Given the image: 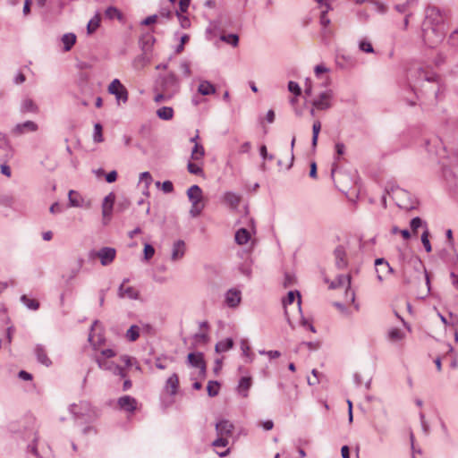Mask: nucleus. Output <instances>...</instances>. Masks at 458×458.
Listing matches in <instances>:
<instances>
[{
    "label": "nucleus",
    "instance_id": "obj_36",
    "mask_svg": "<svg viewBox=\"0 0 458 458\" xmlns=\"http://www.w3.org/2000/svg\"><path fill=\"white\" fill-rule=\"evenodd\" d=\"M233 339L226 338L223 341L218 342L216 344L215 350L216 352H226V351L230 350L231 348H233Z\"/></svg>",
    "mask_w": 458,
    "mask_h": 458
},
{
    "label": "nucleus",
    "instance_id": "obj_44",
    "mask_svg": "<svg viewBox=\"0 0 458 458\" xmlns=\"http://www.w3.org/2000/svg\"><path fill=\"white\" fill-rule=\"evenodd\" d=\"M220 384L217 381L211 380L208 383L207 391L210 397H215L219 393Z\"/></svg>",
    "mask_w": 458,
    "mask_h": 458
},
{
    "label": "nucleus",
    "instance_id": "obj_43",
    "mask_svg": "<svg viewBox=\"0 0 458 458\" xmlns=\"http://www.w3.org/2000/svg\"><path fill=\"white\" fill-rule=\"evenodd\" d=\"M100 25V15L97 13L92 19L89 20L87 25V30L89 34H91L97 30Z\"/></svg>",
    "mask_w": 458,
    "mask_h": 458
},
{
    "label": "nucleus",
    "instance_id": "obj_45",
    "mask_svg": "<svg viewBox=\"0 0 458 458\" xmlns=\"http://www.w3.org/2000/svg\"><path fill=\"white\" fill-rule=\"evenodd\" d=\"M425 221H423L420 217L416 216L412 218L410 222V226L413 234H417L418 229L420 227H423L425 229Z\"/></svg>",
    "mask_w": 458,
    "mask_h": 458
},
{
    "label": "nucleus",
    "instance_id": "obj_2",
    "mask_svg": "<svg viewBox=\"0 0 458 458\" xmlns=\"http://www.w3.org/2000/svg\"><path fill=\"white\" fill-rule=\"evenodd\" d=\"M180 89V81L173 72L165 75H159L156 80L154 91H165L168 97H174Z\"/></svg>",
    "mask_w": 458,
    "mask_h": 458
},
{
    "label": "nucleus",
    "instance_id": "obj_56",
    "mask_svg": "<svg viewBox=\"0 0 458 458\" xmlns=\"http://www.w3.org/2000/svg\"><path fill=\"white\" fill-rule=\"evenodd\" d=\"M359 47L361 51L366 53H373L374 49L370 42L366 40H361L360 42Z\"/></svg>",
    "mask_w": 458,
    "mask_h": 458
},
{
    "label": "nucleus",
    "instance_id": "obj_28",
    "mask_svg": "<svg viewBox=\"0 0 458 458\" xmlns=\"http://www.w3.org/2000/svg\"><path fill=\"white\" fill-rule=\"evenodd\" d=\"M38 107L30 98H26L21 105V113H38Z\"/></svg>",
    "mask_w": 458,
    "mask_h": 458
},
{
    "label": "nucleus",
    "instance_id": "obj_53",
    "mask_svg": "<svg viewBox=\"0 0 458 458\" xmlns=\"http://www.w3.org/2000/svg\"><path fill=\"white\" fill-rule=\"evenodd\" d=\"M140 180L145 182V190L148 191L152 182V177L149 172H143L140 174Z\"/></svg>",
    "mask_w": 458,
    "mask_h": 458
},
{
    "label": "nucleus",
    "instance_id": "obj_62",
    "mask_svg": "<svg viewBox=\"0 0 458 458\" xmlns=\"http://www.w3.org/2000/svg\"><path fill=\"white\" fill-rule=\"evenodd\" d=\"M180 68L182 71L184 76L189 77L191 74L189 62H187V61L182 62L180 64Z\"/></svg>",
    "mask_w": 458,
    "mask_h": 458
},
{
    "label": "nucleus",
    "instance_id": "obj_50",
    "mask_svg": "<svg viewBox=\"0 0 458 458\" xmlns=\"http://www.w3.org/2000/svg\"><path fill=\"white\" fill-rule=\"evenodd\" d=\"M102 125L100 123H96L94 125V132H93V140L95 142H102L104 140L102 134Z\"/></svg>",
    "mask_w": 458,
    "mask_h": 458
},
{
    "label": "nucleus",
    "instance_id": "obj_17",
    "mask_svg": "<svg viewBox=\"0 0 458 458\" xmlns=\"http://www.w3.org/2000/svg\"><path fill=\"white\" fill-rule=\"evenodd\" d=\"M426 21L428 24L433 23L434 25H437L442 21L441 18V11L439 8L436 6H428L426 10Z\"/></svg>",
    "mask_w": 458,
    "mask_h": 458
},
{
    "label": "nucleus",
    "instance_id": "obj_46",
    "mask_svg": "<svg viewBox=\"0 0 458 458\" xmlns=\"http://www.w3.org/2000/svg\"><path fill=\"white\" fill-rule=\"evenodd\" d=\"M140 336V327L136 325H132L126 332V337L129 341L134 342Z\"/></svg>",
    "mask_w": 458,
    "mask_h": 458
},
{
    "label": "nucleus",
    "instance_id": "obj_23",
    "mask_svg": "<svg viewBox=\"0 0 458 458\" xmlns=\"http://www.w3.org/2000/svg\"><path fill=\"white\" fill-rule=\"evenodd\" d=\"M35 355L37 357V360L41 364L49 367L52 364L51 360L48 358L46 349L41 344H37L35 347Z\"/></svg>",
    "mask_w": 458,
    "mask_h": 458
},
{
    "label": "nucleus",
    "instance_id": "obj_26",
    "mask_svg": "<svg viewBox=\"0 0 458 458\" xmlns=\"http://www.w3.org/2000/svg\"><path fill=\"white\" fill-rule=\"evenodd\" d=\"M96 361L101 369L109 370L113 374L114 371H118L119 365L114 363L113 361H108L107 360L102 359L101 357H97Z\"/></svg>",
    "mask_w": 458,
    "mask_h": 458
},
{
    "label": "nucleus",
    "instance_id": "obj_7",
    "mask_svg": "<svg viewBox=\"0 0 458 458\" xmlns=\"http://www.w3.org/2000/svg\"><path fill=\"white\" fill-rule=\"evenodd\" d=\"M71 412L77 418L91 417V405L87 401H81L79 403H73L70 406Z\"/></svg>",
    "mask_w": 458,
    "mask_h": 458
},
{
    "label": "nucleus",
    "instance_id": "obj_48",
    "mask_svg": "<svg viewBox=\"0 0 458 458\" xmlns=\"http://www.w3.org/2000/svg\"><path fill=\"white\" fill-rule=\"evenodd\" d=\"M284 394L286 395L287 399L290 401V402H294L298 399V396H299V391H298V386L297 385H293V386L291 387V389L289 390H285L284 391Z\"/></svg>",
    "mask_w": 458,
    "mask_h": 458
},
{
    "label": "nucleus",
    "instance_id": "obj_10",
    "mask_svg": "<svg viewBox=\"0 0 458 458\" xmlns=\"http://www.w3.org/2000/svg\"><path fill=\"white\" fill-rule=\"evenodd\" d=\"M98 259L102 266L110 265L115 259L116 250L111 247H103L98 250Z\"/></svg>",
    "mask_w": 458,
    "mask_h": 458
},
{
    "label": "nucleus",
    "instance_id": "obj_27",
    "mask_svg": "<svg viewBox=\"0 0 458 458\" xmlns=\"http://www.w3.org/2000/svg\"><path fill=\"white\" fill-rule=\"evenodd\" d=\"M198 92L202 96H208L216 92V88L209 81H202L199 85Z\"/></svg>",
    "mask_w": 458,
    "mask_h": 458
},
{
    "label": "nucleus",
    "instance_id": "obj_29",
    "mask_svg": "<svg viewBox=\"0 0 458 458\" xmlns=\"http://www.w3.org/2000/svg\"><path fill=\"white\" fill-rule=\"evenodd\" d=\"M0 148L5 151V157H13V148L6 135L0 132Z\"/></svg>",
    "mask_w": 458,
    "mask_h": 458
},
{
    "label": "nucleus",
    "instance_id": "obj_37",
    "mask_svg": "<svg viewBox=\"0 0 458 458\" xmlns=\"http://www.w3.org/2000/svg\"><path fill=\"white\" fill-rule=\"evenodd\" d=\"M105 16L109 20L117 19L119 21H123V13L116 7L114 6H109L108 8H106V10L105 11Z\"/></svg>",
    "mask_w": 458,
    "mask_h": 458
},
{
    "label": "nucleus",
    "instance_id": "obj_59",
    "mask_svg": "<svg viewBox=\"0 0 458 458\" xmlns=\"http://www.w3.org/2000/svg\"><path fill=\"white\" fill-rule=\"evenodd\" d=\"M225 436H219L218 438L213 441L212 445L216 447H225L228 445V440L224 437Z\"/></svg>",
    "mask_w": 458,
    "mask_h": 458
},
{
    "label": "nucleus",
    "instance_id": "obj_52",
    "mask_svg": "<svg viewBox=\"0 0 458 458\" xmlns=\"http://www.w3.org/2000/svg\"><path fill=\"white\" fill-rule=\"evenodd\" d=\"M288 90L293 93L295 97L300 96L301 93V89L299 84L293 81L288 82Z\"/></svg>",
    "mask_w": 458,
    "mask_h": 458
},
{
    "label": "nucleus",
    "instance_id": "obj_24",
    "mask_svg": "<svg viewBox=\"0 0 458 458\" xmlns=\"http://www.w3.org/2000/svg\"><path fill=\"white\" fill-rule=\"evenodd\" d=\"M179 386V377L176 373L171 375L165 382V389L170 393L171 395H174L177 393Z\"/></svg>",
    "mask_w": 458,
    "mask_h": 458
},
{
    "label": "nucleus",
    "instance_id": "obj_41",
    "mask_svg": "<svg viewBox=\"0 0 458 458\" xmlns=\"http://www.w3.org/2000/svg\"><path fill=\"white\" fill-rule=\"evenodd\" d=\"M421 242H422V244L425 248V250L427 252L432 251V246L429 242V231H428L427 224H425V230L423 231V233L421 234Z\"/></svg>",
    "mask_w": 458,
    "mask_h": 458
},
{
    "label": "nucleus",
    "instance_id": "obj_51",
    "mask_svg": "<svg viewBox=\"0 0 458 458\" xmlns=\"http://www.w3.org/2000/svg\"><path fill=\"white\" fill-rule=\"evenodd\" d=\"M188 172L191 174L195 175H202L203 174V169L197 164L189 162L187 165Z\"/></svg>",
    "mask_w": 458,
    "mask_h": 458
},
{
    "label": "nucleus",
    "instance_id": "obj_34",
    "mask_svg": "<svg viewBox=\"0 0 458 458\" xmlns=\"http://www.w3.org/2000/svg\"><path fill=\"white\" fill-rule=\"evenodd\" d=\"M154 42L155 38L150 34H145L140 39V44L144 52L149 51Z\"/></svg>",
    "mask_w": 458,
    "mask_h": 458
},
{
    "label": "nucleus",
    "instance_id": "obj_54",
    "mask_svg": "<svg viewBox=\"0 0 458 458\" xmlns=\"http://www.w3.org/2000/svg\"><path fill=\"white\" fill-rule=\"evenodd\" d=\"M157 94L154 98L155 102L160 103L171 99L173 97H168L169 93L165 91H156Z\"/></svg>",
    "mask_w": 458,
    "mask_h": 458
},
{
    "label": "nucleus",
    "instance_id": "obj_9",
    "mask_svg": "<svg viewBox=\"0 0 458 458\" xmlns=\"http://www.w3.org/2000/svg\"><path fill=\"white\" fill-rule=\"evenodd\" d=\"M84 259L79 257L76 261L68 268L67 272L63 275V278L65 279L67 284L72 282L79 275L84 265Z\"/></svg>",
    "mask_w": 458,
    "mask_h": 458
},
{
    "label": "nucleus",
    "instance_id": "obj_39",
    "mask_svg": "<svg viewBox=\"0 0 458 458\" xmlns=\"http://www.w3.org/2000/svg\"><path fill=\"white\" fill-rule=\"evenodd\" d=\"M225 201L232 208H236L240 203V197L231 191H228L224 196Z\"/></svg>",
    "mask_w": 458,
    "mask_h": 458
},
{
    "label": "nucleus",
    "instance_id": "obj_12",
    "mask_svg": "<svg viewBox=\"0 0 458 458\" xmlns=\"http://www.w3.org/2000/svg\"><path fill=\"white\" fill-rule=\"evenodd\" d=\"M242 301V293L240 290L231 288L225 293V301L229 308H236Z\"/></svg>",
    "mask_w": 458,
    "mask_h": 458
},
{
    "label": "nucleus",
    "instance_id": "obj_19",
    "mask_svg": "<svg viewBox=\"0 0 458 458\" xmlns=\"http://www.w3.org/2000/svg\"><path fill=\"white\" fill-rule=\"evenodd\" d=\"M216 430L218 436H231L233 425L227 420H222L216 424Z\"/></svg>",
    "mask_w": 458,
    "mask_h": 458
},
{
    "label": "nucleus",
    "instance_id": "obj_63",
    "mask_svg": "<svg viewBox=\"0 0 458 458\" xmlns=\"http://www.w3.org/2000/svg\"><path fill=\"white\" fill-rule=\"evenodd\" d=\"M259 154L263 159H268V160L274 159V156L267 153V147L265 145H262L259 148Z\"/></svg>",
    "mask_w": 458,
    "mask_h": 458
},
{
    "label": "nucleus",
    "instance_id": "obj_60",
    "mask_svg": "<svg viewBox=\"0 0 458 458\" xmlns=\"http://www.w3.org/2000/svg\"><path fill=\"white\" fill-rule=\"evenodd\" d=\"M31 436H32V437H31L32 445H28V450H30L36 456H38V451H37V447H36V442L38 440V437H37L36 432H34V430H31Z\"/></svg>",
    "mask_w": 458,
    "mask_h": 458
},
{
    "label": "nucleus",
    "instance_id": "obj_35",
    "mask_svg": "<svg viewBox=\"0 0 458 458\" xmlns=\"http://www.w3.org/2000/svg\"><path fill=\"white\" fill-rule=\"evenodd\" d=\"M205 156L204 147L199 143H195L191 150V158L199 161Z\"/></svg>",
    "mask_w": 458,
    "mask_h": 458
},
{
    "label": "nucleus",
    "instance_id": "obj_55",
    "mask_svg": "<svg viewBox=\"0 0 458 458\" xmlns=\"http://www.w3.org/2000/svg\"><path fill=\"white\" fill-rule=\"evenodd\" d=\"M144 258L146 260L150 259L155 254V249L152 245L146 243L144 245Z\"/></svg>",
    "mask_w": 458,
    "mask_h": 458
},
{
    "label": "nucleus",
    "instance_id": "obj_40",
    "mask_svg": "<svg viewBox=\"0 0 458 458\" xmlns=\"http://www.w3.org/2000/svg\"><path fill=\"white\" fill-rule=\"evenodd\" d=\"M21 301L31 310H37L39 308V302L35 299H30L27 295L21 296Z\"/></svg>",
    "mask_w": 458,
    "mask_h": 458
},
{
    "label": "nucleus",
    "instance_id": "obj_3",
    "mask_svg": "<svg viewBox=\"0 0 458 458\" xmlns=\"http://www.w3.org/2000/svg\"><path fill=\"white\" fill-rule=\"evenodd\" d=\"M187 196L191 203V207L190 209V215L192 217L199 216L203 208L204 204L202 203L203 200V191L199 185H192L187 190Z\"/></svg>",
    "mask_w": 458,
    "mask_h": 458
},
{
    "label": "nucleus",
    "instance_id": "obj_57",
    "mask_svg": "<svg viewBox=\"0 0 458 458\" xmlns=\"http://www.w3.org/2000/svg\"><path fill=\"white\" fill-rule=\"evenodd\" d=\"M190 37L187 34H183L181 37L180 44L175 48V53L180 54L184 49V45L189 41Z\"/></svg>",
    "mask_w": 458,
    "mask_h": 458
},
{
    "label": "nucleus",
    "instance_id": "obj_14",
    "mask_svg": "<svg viewBox=\"0 0 458 458\" xmlns=\"http://www.w3.org/2000/svg\"><path fill=\"white\" fill-rule=\"evenodd\" d=\"M117 403L122 410L133 412L137 409L138 402L134 397L123 395L118 399Z\"/></svg>",
    "mask_w": 458,
    "mask_h": 458
},
{
    "label": "nucleus",
    "instance_id": "obj_6",
    "mask_svg": "<svg viewBox=\"0 0 458 458\" xmlns=\"http://www.w3.org/2000/svg\"><path fill=\"white\" fill-rule=\"evenodd\" d=\"M414 270H415V274H416L414 278L408 277L406 276V274L404 275V278H403L404 284H413V283H417V282L420 283L424 278L426 281V284L428 285V292H429V290H430L429 277H428L427 270L425 269V267H423V265L420 261H419L418 265L416 267H414Z\"/></svg>",
    "mask_w": 458,
    "mask_h": 458
},
{
    "label": "nucleus",
    "instance_id": "obj_8",
    "mask_svg": "<svg viewBox=\"0 0 458 458\" xmlns=\"http://www.w3.org/2000/svg\"><path fill=\"white\" fill-rule=\"evenodd\" d=\"M187 361L191 367L199 369L201 375L206 374L207 366L202 352H190L187 356Z\"/></svg>",
    "mask_w": 458,
    "mask_h": 458
},
{
    "label": "nucleus",
    "instance_id": "obj_30",
    "mask_svg": "<svg viewBox=\"0 0 458 458\" xmlns=\"http://www.w3.org/2000/svg\"><path fill=\"white\" fill-rule=\"evenodd\" d=\"M64 50L70 51L76 42V35L73 33H65L62 37Z\"/></svg>",
    "mask_w": 458,
    "mask_h": 458
},
{
    "label": "nucleus",
    "instance_id": "obj_4",
    "mask_svg": "<svg viewBox=\"0 0 458 458\" xmlns=\"http://www.w3.org/2000/svg\"><path fill=\"white\" fill-rule=\"evenodd\" d=\"M422 38L428 47H435L443 40L444 32L439 26L433 23L428 24V21H424L422 25Z\"/></svg>",
    "mask_w": 458,
    "mask_h": 458
},
{
    "label": "nucleus",
    "instance_id": "obj_33",
    "mask_svg": "<svg viewBox=\"0 0 458 458\" xmlns=\"http://www.w3.org/2000/svg\"><path fill=\"white\" fill-rule=\"evenodd\" d=\"M250 234L245 228H241L235 233V242L240 244H245L249 242Z\"/></svg>",
    "mask_w": 458,
    "mask_h": 458
},
{
    "label": "nucleus",
    "instance_id": "obj_1",
    "mask_svg": "<svg viewBox=\"0 0 458 458\" xmlns=\"http://www.w3.org/2000/svg\"><path fill=\"white\" fill-rule=\"evenodd\" d=\"M410 76L414 80V87H420L422 89L425 84H428L434 98H437L440 84L438 76L434 72L419 66L410 71Z\"/></svg>",
    "mask_w": 458,
    "mask_h": 458
},
{
    "label": "nucleus",
    "instance_id": "obj_11",
    "mask_svg": "<svg viewBox=\"0 0 458 458\" xmlns=\"http://www.w3.org/2000/svg\"><path fill=\"white\" fill-rule=\"evenodd\" d=\"M332 91L327 90L322 92L317 99L312 103L313 106L318 110H327L331 107Z\"/></svg>",
    "mask_w": 458,
    "mask_h": 458
},
{
    "label": "nucleus",
    "instance_id": "obj_16",
    "mask_svg": "<svg viewBox=\"0 0 458 458\" xmlns=\"http://www.w3.org/2000/svg\"><path fill=\"white\" fill-rule=\"evenodd\" d=\"M114 200L115 195L114 192H110L108 195L105 197L102 203V215L104 218L110 219Z\"/></svg>",
    "mask_w": 458,
    "mask_h": 458
},
{
    "label": "nucleus",
    "instance_id": "obj_42",
    "mask_svg": "<svg viewBox=\"0 0 458 458\" xmlns=\"http://www.w3.org/2000/svg\"><path fill=\"white\" fill-rule=\"evenodd\" d=\"M321 130V123L319 121H315L312 125V140L311 146L312 148H316L318 144V134Z\"/></svg>",
    "mask_w": 458,
    "mask_h": 458
},
{
    "label": "nucleus",
    "instance_id": "obj_15",
    "mask_svg": "<svg viewBox=\"0 0 458 458\" xmlns=\"http://www.w3.org/2000/svg\"><path fill=\"white\" fill-rule=\"evenodd\" d=\"M376 271L377 273V279L383 281V275L390 274L393 272V268L389 263L383 258H378L375 260Z\"/></svg>",
    "mask_w": 458,
    "mask_h": 458
},
{
    "label": "nucleus",
    "instance_id": "obj_31",
    "mask_svg": "<svg viewBox=\"0 0 458 458\" xmlns=\"http://www.w3.org/2000/svg\"><path fill=\"white\" fill-rule=\"evenodd\" d=\"M157 115L159 119L169 121L174 117V109L170 106H162L157 110Z\"/></svg>",
    "mask_w": 458,
    "mask_h": 458
},
{
    "label": "nucleus",
    "instance_id": "obj_22",
    "mask_svg": "<svg viewBox=\"0 0 458 458\" xmlns=\"http://www.w3.org/2000/svg\"><path fill=\"white\" fill-rule=\"evenodd\" d=\"M335 258V265L339 269H343L347 266V260L345 259L346 253L343 246H337L334 251Z\"/></svg>",
    "mask_w": 458,
    "mask_h": 458
},
{
    "label": "nucleus",
    "instance_id": "obj_49",
    "mask_svg": "<svg viewBox=\"0 0 458 458\" xmlns=\"http://www.w3.org/2000/svg\"><path fill=\"white\" fill-rule=\"evenodd\" d=\"M388 337L392 341H400L404 337V334L399 328H392L388 332Z\"/></svg>",
    "mask_w": 458,
    "mask_h": 458
},
{
    "label": "nucleus",
    "instance_id": "obj_20",
    "mask_svg": "<svg viewBox=\"0 0 458 458\" xmlns=\"http://www.w3.org/2000/svg\"><path fill=\"white\" fill-rule=\"evenodd\" d=\"M119 298H128L131 300H137L140 296V293L132 286L125 287L122 284L118 288Z\"/></svg>",
    "mask_w": 458,
    "mask_h": 458
},
{
    "label": "nucleus",
    "instance_id": "obj_5",
    "mask_svg": "<svg viewBox=\"0 0 458 458\" xmlns=\"http://www.w3.org/2000/svg\"><path fill=\"white\" fill-rule=\"evenodd\" d=\"M107 91L109 94L115 97L118 103H126L128 101V90L118 79L112 81L108 86Z\"/></svg>",
    "mask_w": 458,
    "mask_h": 458
},
{
    "label": "nucleus",
    "instance_id": "obj_13",
    "mask_svg": "<svg viewBox=\"0 0 458 458\" xmlns=\"http://www.w3.org/2000/svg\"><path fill=\"white\" fill-rule=\"evenodd\" d=\"M296 296L298 297V301H297L298 310H299V311H301V294L298 291H296V292L290 291L287 293V296L283 300V305L284 308V316H285L286 320L289 323V325H292V323H291V319H290V317L288 314L287 306L293 303Z\"/></svg>",
    "mask_w": 458,
    "mask_h": 458
},
{
    "label": "nucleus",
    "instance_id": "obj_25",
    "mask_svg": "<svg viewBox=\"0 0 458 458\" xmlns=\"http://www.w3.org/2000/svg\"><path fill=\"white\" fill-rule=\"evenodd\" d=\"M252 384L251 377H242L238 384V390L239 393L243 396H248V391L250 388Z\"/></svg>",
    "mask_w": 458,
    "mask_h": 458
},
{
    "label": "nucleus",
    "instance_id": "obj_21",
    "mask_svg": "<svg viewBox=\"0 0 458 458\" xmlns=\"http://www.w3.org/2000/svg\"><path fill=\"white\" fill-rule=\"evenodd\" d=\"M185 253V243L182 240L176 241L172 249L171 259L176 261L183 257Z\"/></svg>",
    "mask_w": 458,
    "mask_h": 458
},
{
    "label": "nucleus",
    "instance_id": "obj_18",
    "mask_svg": "<svg viewBox=\"0 0 458 458\" xmlns=\"http://www.w3.org/2000/svg\"><path fill=\"white\" fill-rule=\"evenodd\" d=\"M38 130V125L36 123L32 121H26L21 123H18L13 129V133L15 135H21L27 131H36Z\"/></svg>",
    "mask_w": 458,
    "mask_h": 458
},
{
    "label": "nucleus",
    "instance_id": "obj_58",
    "mask_svg": "<svg viewBox=\"0 0 458 458\" xmlns=\"http://www.w3.org/2000/svg\"><path fill=\"white\" fill-rule=\"evenodd\" d=\"M176 15L180 21L181 26L183 29H187L190 27L191 21L187 16L181 14L180 12H178V11H176Z\"/></svg>",
    "mask_w": 458,
    "mask_h": 458
},
{
    "label": "nucleus",
    "instance_id": "obj_32",
    "mask_svg": "<svg viewBox=\"0 0 458 458\" xmlns=\"http://www.w3.org/2000/svg\"><path fill=\"white\" fill-rule=\"evenodd\" d=\"M350 284H351V276L349 275H347V276L340 275L336 277V279L335 281H333L331 283L330 287L332 289H335V288H337L340 286H344V285H347L349 287Z\"/></svg>",
    "mask_w": 458,
    "mask_h": 458
},
{
    "label": "nucleus",
    "instance_id": "obj_61",
    "mask_svg": "<svg viewBox=\"0 0 458 458\" xmlns=\"http://www.w3.org/2000/svg\"><path fill=\"white\" fill-rule=\"evenodd\" d=\"M73 195H77V192L75 191L71 190L68 194L70 205L72 207H80L81 204L79 200L76 198H74Z\"/></svg>",
    "mask_w": 458,
    "mask_h": 458
},
{
    "label": "nucleus",
    "instance_id": "obj_47",
    "mask_svg": "<svg viewBox=\"0 0 458 458\" xmlns=\"http://www.w3.org/2000/svg\"><path fill=\"white\" fill-rule=\"evenodd\" d=\"M220 39L224 42H226L233 47H237L239 43V37L236 34H228V35H222L220 37Z\"/></svg>",
    "mask_w": 458,
    "mask_h": 458
},
{
    "label": "nucleus",
    "instance_id": "obj_38",
    "mask_svg": "<svg viewBox=\"0 0 458 458\" xmlns=\"http://www.w3.org/2000/svg\"><path fill=\"white\" fill-rule=\"evenodd\" d=\"M318 3L326 2V9L321 11L320 13V24L323 27H327L330 23V19L327 17V13L331 9L328 0H318Z\"/></svg>",
    "mask_w": 458,
    "mask_h": 458
},
{
    "label": "nucleus",
    "instance_id": "obj_64",
    "mask_svg": "<svg viewBox=\"0 0 458 458\" xmlns=\"http://www.w3.org/2000/svg\"><path fill=\"white\" fill-rule=\"evenodd\" d=\"M162 191L165 193H171L174 191V185L173 182L170 181H165L162 183Z\"/></svg>",
    "mask_w": 458,
    "mask_h": 458
}]
</instances>
